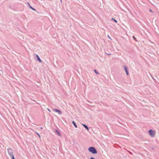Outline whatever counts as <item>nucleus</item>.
I'll list each match as a JSON object with an SVG mask.
<instances>
[{
  "mask_svg": "<svg viewBox=\"0 0 159 159\" xmlns=\"http://www.w3.org/2000/svg\"><path fill=\"white\" fill-rule=\"evenodd\" d=\"M89 151L93 154H96L97 153L96 149L93 147H91L89 148Z\"/></svg>",
  "mask_w": 159,
  "mask_h": 159,
  "instance_id": "obj_1",
  "label": "nucleus"
},
{
  "mask_svg": "<svg viewBox=\"0 0 159 159\" xmlns=\"http://www.w3.org/2000/svg\"><path fill=\"white\" fill-rule=\"evenodd\" d=\"M148 133L149 135L152 137H154L155 135V133L152 129H150L148 130Z\"/></svg>",
  "mask_w": 159,
  "mask_h": 159,
  "instance_id": "obj_2",
  "label": "nucleus"
},
{
  "mask_svg": "<svg viewBox=\"0 0 159 159\" xmlns=\"http://www.w3.org/2000/svg\"><path fill=\"white\" fill-rule=\"evenodd\" d=\"M7 150L9 156H10L13 155V151L11 148H7Z\"/></svg>",
  "mask_w": 159,
  "mask_h": 159,
  "instance_id": "obj_3",
  "label": "nucleus"
},
{
  "mask_svg": "<svg viewBox=\"0 0 159 159\" xmlns=\"http://www.w3.org/2000/svg\"><path fill=\"white\" fill-rule=\"evenodd\" d=\"M52 110L53 111L57 112L59 115H61L62 114V111L60 110L56 109H53Z\"/></svg>",
  "mask_w": 159,
  "mask_h": 159,
  "instance_id": "obj_4",
  "label": "nucleus"
},
{
  "mask_svg": "<svg viewBox=\"0 0 159 159\" xmlns=\"http://www.w3.org/2000/svg\"><path fill=\"white\" fill-rule=\"evenodd\" d=\"M123 67L124 68V69L126 72L127 75H129V73L127 67L125 66H123Z\"/></svg>",
  "mask_w": 159,
  "mask_h": 159,
  "instance_id": "obj_5",
  "label": "nucleus"
},
{
  "mask_svg": "<svg viewBox=\"0 0 159 159\" xmlns=\"http://www.w3.org/2000/svg\"><path fill=\"white\" fill-rule=\"evenodd\" d=\"M55 133H56V134L57 135H58L59 136H61V135L60 133H59V132L56 129L55 130Z\"/></svg>",
  "mask_w": 159,
  "mask_h": 159,
  "instance_id": "obj_6",
  "label": "nucleus"
},
{
  "mask_svg": "<svg viewBox=\"0 0 159 159\" xmlns=\"http://www.w3.org/2000/svg\"><path fill=\"white\" fill-rule=\"evenodd\" d=\"M36 57H37V60L40 62H42V61L41 60V59H40V58L39 57V56L38 55H36Z\"/></svg>",
  "mask_w": 159,
  "mask_h": 159,
  "instance_id": "obj_7",
  "label": "nucleus"
},
{
  "mask_svg": "<svg viewBox=\"0 0 159 159\" xmlns=\"http://www.w3.org/2000/svg\"><path fill=\"white\" fill-rule=\"evenodd\" d=\"M82 125L87 130H89V128L85 124H82Z\"/></svg>",
  "mask_w": 159,
  "mask_h": 159,
  "instance_id": "obj_8",
  "label": "nucleus"
},
{
  "mask_svg": "<svg viewBox=\"0 0 159 159\" xmlns=\"http://www.w3.org/2000/svg\"><path fill=\"white\" fill-rule=\"evenodd\" d=\"M72 123L75 128L77 127V126L76 124L75 123L74 121H72Z\"/></svg>",
  "mask_w": 159,
  "mask_h": 159,
  "instance_id": "obj_9",
  "label": "nucleus"
},
{
  "mask_svg": "<svg viewBox=\"0 0 159 159\" xmlns=\"http://www.w3.org/2000/svg\"><path fill=\"white\" fill-rule=\"evenodd\" d=\"M30 8L32 10H33L34 11H36V10L33 7H32L31 6H30Z\"/></svg>",
  "mask_w": 159,
  "mask_h": 159,
  "instance_id": "obj_10",
  "label": "nucleus"
},
{
  "mask_svg": "<svg viewBox=\"0 0 159 159\" xmlns=\"http://www.w3.org/2000/svg\"><path fill=\"white\" fill-rule=\"evenodd\" d=\"M111 19H112V20H113V21H114L116 23H117V21L116 20H115V19H114L113 18H112Z\"/></svg>",
  "mask_w": 159,
  "mask_h": 159,
  "instance_id": "obj_11",
  "label": "nucleus"
},
{
  "mask_svg": "<svg viewBox=\"0 0 159 159\" xmlns=\"http://www.w3.org/2000/svg\"><path fill=\"white\" fill-rule=\"evenodd\" d=\"M94 71L96 74H99V73L98 72H97L96 70H94Z\"/></svg>",
  "mask_w": 159,
  "mask_h": 159,
  "instance_id": "obj_12",
  "label": "nucleus"
},
{
  "mask_svg": "<svg viewBox=\"0 0 159 159\" xmlns=\"http://www.w3.org/2000/svg\"><path fill=\"white\" fill-rule=\"evenodd\" d=\"M10 156L11 157V158L12 159H15L13 155H12Z\"/></svg>",
  "mask_w": 159,
  "mask_h": 159,
  "instance_id": "obj_13",
  "label": "nucleus"
},
{
  "mask_svg": "<svg viewBox=\"0 0 159 159\" xmlns=\"http://www.w3.org/2000/svg\"><path fill=\"white\" fill-rule=\"evenodd\" d=\"M133 39L134 40H135L136 41H137V40H136V39L135 37L134 36H133Z\"/></svg>",
  "mask_w": 159,
  "mask_h": 159,
  "instance_id": "obj_14",
  "label": "nucleus"
},
{
  "mask_svg": "<svg viewBox=\"0 0 159 159\" xmlns=\"http://www.w3.org/2000/svg\"><path fill=\"white\" fill-rule=\"evenodd\" d=\"M149 11H150L151 12H152V13H153V11H152V10L151 9H149Z\"/></svg>",
  "mask_w": 159,
  "mask_h": 159,
  "instance_id": "obj_15",
  "label": "nucleus"
},
{
  "mask_svg": "<svg viewBox=\"0 0 159 159\" xmlns=\"http://www.w3.org/2000/svg\"><path fill=\"white\" fill-rule=\"evenodd\" d=\"M90 159H95V158L93 157H91Z\"/></svg>",
  "mask_w": 159,
  "mask_h": 159,
  "instance_id": "obj_16",
  "label": "nucleus"
},
{
  "mask_svg": "<svg viewBox=\"0 0 159 159\" xmlns=\"http://www.w3.org/2000/svg\"><path fill=\"white\" fill-rule=\"evenodd\" d=\"M37 134H38V136H39V137H40V136L39 134L38 133Z\"/></svg>",
  "mask_w": 159,
  "mask_h": 159,
  "instance_id": "obj_17",
  "label": "nucleus"
},
{
  "mask_svg": "<svg viewBox=\"0 0 159 159\" xmlns=\"http://www.w3.org/2000/svg\"><path fill=\"white\" fill-rule=\"evenodd\" d=\"M48 110L50 112V110L49 109H48Z\"/></svg>",
  "mask_w": 159,
  "mask_h": 159,
  "instance_id": "obj_18",
  "label": "nucleus"
},
{
  "mask_svg": "<svg viewBox=\"0 0 159 159\" xmlns=\"http://www.w3.org/2000/svg\"><path fill=\"white\" fill-rule=\"evenodd\" d=\"M152 149L153 150V149H154V148H152Z\"/></svg>",
  "mask_w": 159,
  "mask_h": 159,
  "instance_id": "obj_19",
  "label": "nucleus"
},
{
  "mask_svg": "<svg viewBox=\"0 0 159 159\" xmlns=\"http://www.w3.org/2000/svg\"><path fill=\"white\" fill-rule=\"evenodd\" d=\"M60 1H61V2H62V0H60Z\"/></svg>",
  "mask_w": 159,
  "mask_h": 159,
  "instance_id": "obj_20",
  "label": "nucleus"
}]
</instances>
